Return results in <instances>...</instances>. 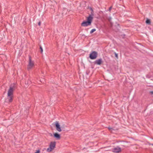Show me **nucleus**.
Instances as JSON below:
<instances>
[{
	"instance_id": "1",
	"label": "nucleus",
	"mask_w": 153,
	"mask_h": 153,
	"mask_svg": "<svg viewBox=\"0 0 153 153\" xmlns=\"http://www.w3.org/2000/svg\"><path fill=\"white\" fill-rule=\"evenodd\" d=\"M13 91L14 89L12 87H10L7 93V102H11L12 101Z\"/></svg>"
},
{
	"instance_id": "2",
	"label": "nucleus",
	"mask_w": 153,
	"mask_h": 153,
	"mask_svg": "<svg viewBox=\"0 0 153 153\" xmlns=\"http://www.w3.org/2000/svg\"><path fill=\"white\" fill-rule=\"evenodd\" d=\"M56 143L55 142H51L50 144L49 147L47 149V152H50L53 150L55 147Z\"/></svg>"
},
{
	"instance_id": "3",
	"label": "nucleus",
	"mask_w": 153,
	"mask_h": 153,
	"mask_svg": "<svg viewBox=\"0 0 153 153\" xmlns=\"http://www.w3.org/2000/svg\"><path fill=\"white\" fill-rule=\"evenodd\" d=\"M34 66V63L33 61L31 59V57H29V60L28 64L27 65V68L28 69H30L33 68Z\"/></svg>"
},
{
	"instance_id": "4",
	"label": "nucleus",
	"mask_w": 153,
	"mask_h": 153,
	"mask_svg": "<svg viewBox=\"0 0 153 153\" xmlns=\"http://www.w3.org/2000/svg\"><path fill=\"white\" fill-rule=\"evenodd\" d=\"M91 11V14L89 16L87 17V21L91 22L93 19V16H94V12L93 9L92 8L90 7L89 9Z\"/></svg>"
},
{
	"instance_id": "5",
	"label": "nucleus",
	"mask_w": 153,
	"mask_h": 153,
	"mask_svg": "<svg viewBox=\"0 0 153 153\" xmlns=\"http://www.w3.org/2000/svg\"><path fill=\"white\" fill-rule=\"evenodd\" d=\"M97 56V53L96 52H92L89 55V57L91 59H94L96 58Z\"/></svg>"
},
{
	"instance_id": "6",
	"label": "nucleus",
	"mask_w": 153,
	"mask_h": 153,
	"mask_svg": "<svg viewBox=\"0 0 153 153\" xmlns=\"http://www.w3.org/2000/svg\"><path fill=\"white\" fill-rule=\"evenodd\" d=\"M112 152H114L118 153L120 152L122 150L121 148L118 146L115 147L112 149Z\"/></svg>"
},
{
	"instance_id": "7",
	"label": "nucleus",
	"mask_w": 153,
	"mask_h": 153,
	"mask_svg": "<svg viewBox=\"0 0 153 153\" xmlns=\"http://www.w3.org/2000/svg\"><path fill=\"white\" fill-rule=\"evenodd\" d=\"M55 126L56 129L58 131L61 132L62 131V129L60 127V125L58 122L56 121V122Z\"/></svg>"
},
{
	"instance_id": "8",
	"label": "nucleus",
	"mask_w": 153,
	"mask_h": 153,
	"mask_svg": "<svg viewBox=\"0 0 153 153\" xmlns=\"http://www.w3.org/2000/svg\"><path fill=\"white\" fill-rule=\"evenodd\" d=\"M91 25V22L86 21V22H83L82 24L81 25L82 26H87L88 25Z\"/></svg>"
},
{
	"instance_id": "9",
	"label": "nucleus",
	"mask_w": 153,
	"mask_h": 153,
	"mask_svg": "<svg viewBox=\"0 0 153 153\" xmlns=\"http://www.w3.org/2000/svg\"><path fill=\"white\" fill-rule=\"evenodd\" d=\"M103 62L102 60V59H100L96 60L94 62V63L98 65H100Z\"/></svg>"
},
{
	"instance_id": "10",
	"label": "nucleus",
	"mask_w": 153,
	"mask_h": 153,
	"mask_svg": "<svg viewBox=\"0 0 153 153\" xmlns=\"http://www.w3.org/2000/svg\"><path fill=\"white\" fill-rule=\"evenodd\" d=\"M53 136L57 140H59L60 139V135L57 133H54L53 134Z\"/></svg>"
},
{
	"instance_id": "11",
	"label": "nucleus",
	"mask_w": 153,
	"mask_h": 153,
	"mask_svg": "<svg viewBox=\"0 0 153 153\" xmlns=\"http://www.w3.org/2000/svg\"><path fill=\"white\" fill-rule=\"evenodd\" d=\"M150 21L149 19H147L146 20V23L147 24H150Z\"/></svg>"
},
{
	"instance_id": "12",
	"label": "nucleus",
	"mask_w": 153,
	"mask_h": 153,
	"mask_svg": "<svg viewBox=\"0 0 153 153\" xmlns=\"http://www.w3.org/2000/svg\"><path fill=\"white\" fill-rule=\"evenodd\" d=\"M96 30L95 29H93L92 30H91L90 31V33H92L94 32Z\"/></svg>"
},
{
	"instance_id": "13",
	"label": "nucleus",
	"mask_w": 153,
	"mask_h": 153,
	"mask_svg": "<svg viewBox=\"0 0 153 153\" xmlns=\"http://www.w3.org/2000/svg\"><path fill=\"white\" fill-rule=\"evenodd\" d=\"M115 53V57L117 58L118 59V54H117V53Z\"/></svg>"
},
{
	"instance_id": "14",
	"label": "nucleus",
	"mask_w": 153,
	"mask_h": 153,
	"mask_svg": "<svg viewBox=\"0 0 153 153\" xmlns=\"http://www.w3.org/2000/svg\"><path fill=\"white\" fill-rule=\"evenodd\" d=\"M108 129L110 131H112V130H113V129L111 128L108 127Z\"/></svg>"
},
{
	"instance_id": "15",
	"label": "nucleus",
	"mask_w": 153,
	"mask_h": 153,
	"mask_svg": "<svg viewBox=\"0 0 153 153\" xmlns=\"http://www.w3.org/2000/svg\"><path fill=\"white\" fill-rule=\"evenodd\" d=\"M40 49L41 50V53H42V52H43V49L42 48V47L41 46H40Z\"/></svg>"
},
{
	"instance_id": "16",
	"label": "nucleus",
	"mask_w": 153,
	"mask_h": 153,
	"mask_svg": "<svg viewBox=\"0 0 153 153\" xmlns=\"http://www.w3.org/2000/svg\"><path fill=\"white\" fill-rule=\"evenodd\" d=\"M150 94L153 97V91H151L150 92Z\"/></svg>"
},
{
	"instance_id": "17",
	"label": "nucleus",
	"mask_w": 153,
	"mask_h": 153,
	"mask_svg": "<svg viewBox=\"0 0 153 153\" xmlns=\"http://www.w3.org/2000/svg\"><path fill=\"white\" fill-rule=\"evenodd\" d=\"M40 151L39 150H38L36 151L35 153H39Z\"/></svg>"
},
{
	"instance_id": "18",
	"label": "nucleus",
	"mask_w": 153,
	"mask_h": 153,
	"mask_svg": "<svg viewBox=\"0 0 153 153\" xmlns=\"http://www.w3.org/2000/svg\"><path fill=\"white\" fill-rule=\"evenodd\" d=\"M41 22H39L38 23L39 25L40 26L41 25Z\"/></svg>"
},
{
	"instance_id": "19",
	"label": "nucleus",
	"mask_w": 153,
	"mask_h": 153,
	"mask_svg": "<svg viewBox=\"0 0 153 153\" xmlns=\"http://www.w3.org/2000/svg\"><path fill=\"white\" fill-rule=\"evenodd\" d=\"M149 145H152V146H153V144H150V143H149Z\"/></svg>"
},
{
	"instance_id": "20",
	"label": "nucleus",
	"mask_w": 153,
	"mask_h": 153,
	"mask_svg": "<svg viewBox=\"0 0 153 153\" xmlns=\"http://www.w3.org/2000/svg\"><path fill=\"white\" fill-rule=\"evenodd\" d=\"M111 8H112V7H111L110 8H109V10H111Z\"/></svg>"
},
{
	"instance_id": "21",
	"label": "nucleus",
	"mask_w": 153,
	"mask_h": 153,
	"mask_svg": "<svg viewBox=\"0 0 153 153\" xmlns=\"http://www.w3.org/2000/svg\"><path fill=\"white\" fill-rule=\"evenodd\" d=\"M111 19V18H110V19H109V21H110V20Z\"/></svg>"
}]
</instances>
